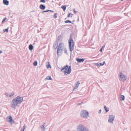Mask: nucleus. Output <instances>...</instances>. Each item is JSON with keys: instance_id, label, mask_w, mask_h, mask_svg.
<instances>
[{"instance_id": "f257e3e1", "label": "nucleus", "mask_w": 131, "mask_h": 131, "mask_svg": "<svg viewBox=\"0 0 131 131\" xmlns=\"http://www.w3.org/2000/svg\"><path fill=\"white\" fill-rule=\"evenodd\" d=\"M23 97L19 96L14 98L12 101L11 107L14 109L16 108L17 106L21 103L23 101Z\"/></svg>"}, {"instance_id": "f03ea898", "label": "nucleus", "mask_w": 131, "mask_h": 131, "mask_svg": "<svg viewBox=\"0 0 131 131\" xmlns=\"http://www.w3.org/2000/svg\"><path fill=\"white\" fill-rule=\"evenodd\" d=\"M68 65H66L61 69V71H63L64 74L65 75H66L67 73L69 74L71 72V66H70L68 68Z\"/></svg>"}, {"instance_id": "7ed1b4c3", "label": "nucleus", "mask_w": 131, "mask_h": 131, "mask_svg": "<svg viewBox=\"0 0 131 131\" xmlns=\"http://www.w3.org/2000/svg\"><path fill=\"white\" fill-rule=\"evenodd\" d=\"M77 130L79 131H89L88 129L84 125L82 124L78 125Z\"/></svg>"}, {"instance_id": "20e7f679", "label": "nucleus", "mask_w": 131, "mask_h": 131, "mask_svg": "<svg viewBox=\"0 0 131 131\" xmlns=\"http://www.w3.org/2000/svg\"><path fill=\"white\" fill-rule=\"evenodd\" d=\"M119 79L120 81L124 82L126 81L127 78V76L124 74L122 72H121L118 74Z\"/></svg>"}, {"instance_id": "39448f33", "label": "nucleus", "mask_w": 131, "mask_h": 131, "mask_svg": "<svg viewBox=\"0 0 131 131\" xmlns=\"http://www.w3.org/2000/svg\"><path fill=\"white\" fill-rule=\"evenodd\" d=\"M80 115L82 118H85L89 116L88 112L86 110H82L80 112Z\"/></svg>"}, {"instance_id": "423d86ee", "label": "nucleus", "mask_w": 131, "mask_h": 131, "mask_svg": "<svg viewBox=\"0 0 131 131\" xmlns=\"http://www.w3.org/2000/svg\"><path fill=\"white\" fill-rule=\"evenodd\" d=\"M69 43L70 48V51H72L74 48V43L73 40L72 38L70 39L69 40Z\"/></svg>"}, {"instance_id": "0eeeda50", "label": "nucleus", "mask_w": 131, "mask_h": 131, "mask_svg": "<svg viewBox=\"0 0 131 131\" xmlns=\"http://www.w3.org/2000/svg\"><path fill=\"white\" fill-rule=\"evenodd\" d=\"M63 45V44L62 43H59L57 50V54L58 55H60L61 54L62 51V48Z\"/></svg>"}, {"instance_id": "6e6552de", "label": "nucleus", "mask_w": 131, "mask_h": 131, "mask_svg": "<svg viewBox=\"0 0 131 131\" xmlns=\"http://www.w3.org/2000/svg\"><path fill=\"white\" fill-rule=\"evenodd\" d=\"M115 118V116L113 115H110L108 119V122L111 124H113V121Z\"/></svg>"}, {"instance_id": "1a4fd4ad", "label": "nucleus", "mask_w": 131, "mask_h": 131, "mask_svg": "<svg viewBox=\"0 0 131 131\" xmlns=\"http://www.w3.org/2000/svg\"><path fill=\"white\" fill-rule=\"evenodd\" d=\"M6 119L10 124H12V122H14V121L13 120L11 116H8Z\"/></svg>"}, {"instance_id": "9d476101", "label": "nucleus", "mask_w": 131, "mask_h": 131, "mask_svg": "<svg viewBox=\"0 0 131 131\" xmlns=\"http://www.w3.org/2000/svg\"><path fill=\"white\" fill-rule=\"evenodd\" d=\"M80 84V82L79 81H78L76 83H75V85L76 86L74 87L73 89V91L75 89H76L77 88Z\"/></svg>"}, {"instance_id": "9b49d317", "label": "nucleus", "mask_w": 131, "mask_h": 131, "mask_svg": "<svg viewBox=\"0 0 131 131\" xmlns=\"http://www.w3.org/2000/svg\"><path fill=\"white\" fill-rule=\"evenodd\" d=\"M105 64V61H104L103 63H95V64L97 66H103Z\"/></svg>"}, {"instance_id": "f8f14e48", "label": "nucleus", "mask_w": 131, "mask_h": 131, "mask_svg": "<svg viewBox=\"0 0 131 131\" xmlns=\"http://www.w3.org/2000/svg\"><path fill=\"white\" fill-rule=\"evenodd\" d=\"M76 60L79 62H83L84 61V59H83L77 58Z\"/></svg>"}, {"instance_id": "ddd939ff", "label": "nucleus", "mask_w": 131, "mask_h": 131, "mask_svg": "<svg viewBox=\"0 0 131 131\" xmlns=\"http://www.w3.org/2000/svg\"><path fill=\"white\" fill-rule=\"evenodd\" d=\"M3 3L5 5H8L9 4V1L7 0H3Z\"/></svg>"}, {"instance_id": "4468645a", "label": "nucleus", "mask_w": 131, "mask_h": 131, "mask_svg": "<svg viewBox=\"0 0 131 131\" xmlns=\"http://www.w3.org/2000/svg\"><path fill=\"white\" fill-rule=\"evenodd\" d=\"M40 8L42 10H43L46 8L45 6L41 4L40 6Z\"/></svg>"}, {"instance_id": "2eb2a0df", "label": "nucleus", "mask_w": 131, "mask_h": 131, "mask_svg": "<svg viewBox=\"0 0 131 131\" xmlns=\"http://www.w3.org/2000/svg\"><path fill=\"white\" fill-rule=\"evenodd\" d=\"M58 43H57V42L55 43L53 45V48L54 49H56L57 48V47L58 46L57 44Z\"/></svg>"}, {"instance_id": "dca6fc26", "label": "nucleus", "mask_w": 131, "mask_h": 131, "mask_svg": "<svg viewBox=\"0 0 131 131\" xmlns=\"http://www.w3.org/2000/svg\"><path fill=\"white\" fill-rule=\"evenodd\" d=\"M45 124H44L42 125L41 126V128L43 130H45Z\"/></svg>"}, {"instance_id": "f3484780", "label": "nucleus", "mask_w": 131, "mask_h": 131, "mask_svg": "<svg viewBox=\"0 0 131 131\" xmlns=\"http://www.w3.org/2000/svg\"><path fill=\"white\" fill-rule=\"evenodd\" d=\"M120 98L121 100L124 101L125 99V96L124 95H122L120 97Z\"/></svg>"}, {"instance_id": "a211bd4d", "label": "nucleus", "mask_w": 131, "mask_h": 131, "mask_svg": "<svg viewBox=\"0 0 131 131\" xmlns=\"http://www.w3.org/2000/svg\"><path fill=\"white\" fill-rule=\"evenodd\" d=\"M33 46L32 45L30 44L29 46V48L30 50H32L33 49Z\"/></svg>"}, {"instance_id": "6ab92c4d", "label": "nucleus", "mask_w": 131, "mask_h": 131, "mask_svg": "<svg viewBox=\"0 0 131 131\" xmlns=\"http://www.w3.org/2000/svg\"><path fill=\"white\" fill-rule=\"evenodd\" d=\"M46 79H47V80H52V79L51 78V76H47L46 77Z\"/></svg>"}, {"instance_id": "aec40b11", "label": "nucleus", "mask_w": 131, "mask_h": 131, "mask_svg": "<svg viewBox=\"0 0 131 131\" xmlns=\"http://www.w3.org/2000/svg\"><path fill=\"white\" fill-rule=\"evenodd\" d=\"M104 109L105 110L106 112H107L109 110V109L108 108H107L105 106H104Z\"/></svg>"}, {"instance_id": "412c9836", "label": "nucleus", "mask_w": 131, "mask_h": 131, "mask_svg": "<svg viewBox=\"0 0 131 131\" xmlns=\"http://www.w3.org/2000/svg\"><path fill=\"white\" fill-rule=\"evenodd\" d=\"M61 8L63 9L64 11H65L66 9V6L65 5L62 6H61Z\"/></svg>"}, {"instance_id": "4be33fe9", "label": "nucleus", "mask_w": 131, "mask_h": 131, "mask_svg": "<svg viewBox=\"0 0 131 131\" xmlns=\"http://www.w3.org/2000/svg\"><path fill=\"white\" fill-rule=\"evenodd\" d=\"M25 128H26V126H25V124L23 126V128L21 129V130H20L21 131H24L25 129Z\"/></svg>"}, {"instance_id": "5701e85b", "label": "nucleus", "mask_w": 131, "mask_h": 131, "mask_svg": "<svg viewBox=\"0 0 131 131\" xmlns=\"http://www.w3.org/2000/svg\"><path fill=\"white\" fill-rule=\"evenodd\" d=\"M37 61H35L33 63V65L35 66H37Z\"/></svg>"}, {"instance_id": "b1692460", "label": "nucleus", "mask_w": 131, "mask_h": 131, "mask_svg": "<svg viewBox=\"0 0 131 131\" xmlns=\"http://www.w3.org/2000/svg\"><path fill=\"white\" fill-rule=\"evenodd\" d=\"M14 92H12L10 94H9V97H11L12 96H13V95H14Z\"/></svg>"}, {"instance_id": "393cba45", "label": "nucleus", "mask_w": 131, "mask_h": 131, "mask_svg": "<svg viewBox=\"0 0 131 131\" xmlns=\"http://www.w3.org/2000/svg\"><path fill=\"white\" fill-rule=\"evenodd\" d=\"M57 13H55L53 16V17L55 18H56L57 17Z\"/></svg>"}, {"instance_id": "a878e982", "label": "nucleus", "mask_w": 131, "mask_h": 131, "mask_svg": "<svg viewBox=\"0 0 131 131\" xmlns=\"http://www.w3.org/2000/svg\"><path fill=\"white\" fill-rule=\"evenodd\" d=\"M49 11H50V12H53V11L52 10H46V11H43L42 12H48Z\"/></svg>"}, {"instance_id": "bb28decb", "label": "nucleus", "mask_w": 131, "mask_h": 131, "mask_svg": "<svg viewBox=\"0 0 131 131\" xmlns=\"http://www.w3.org/2000/svg\"><path fill=\"white\" fill-rule=\"evenodd\" d=\"M65 22L66 23H72L71 21H70V20H66V21H65Z\"/></svg>"}, {"instance_id": "cd10ccee", "label": "nucleus", "mask_w": 131, "mask_h": 131, "mask_svg": "<svg viewBox=\"0 0 131 131\" xmlns=\"http://www.w3.org/2000/svg\"><path fill=\"white\" fill-rule=\"evenodd\" d=\"M3 31L4 32H5L6 31L7 32L8 31V28H7L6 29H4L3 30Z\"/></svg>"}, {"instance_id": "c85d7f7f", "label": "nucleus", "mask_w": 131, "mask_h": 131, "mask_svg": "<svg viewBox=\"0 0 131 131\" xmlns=\"http://www.w3.org/2000/svg\"><path fill=\"white\" fill-rule=\"evenodd\" d=\"M47 66L48 68H51V66L49 63H48V64L47 65Z\"/></svg>"}, {"instance_id": "c756f323", "label": "nucleus", "mask_w": 131, "mask_h": 131, "mask_svg": "<svg viewBox=\"0 0 131 131\" xmlns=\"http://www.w3.org/2000/svg\"><path fill=\"white\" fill-rule=\"evenodd\" d=\"M72 15H73L71 13H69V15H68V17H69L70 16L71 17H72Z\"/></svg>"}, {"instance_id": "7c9ffc66", "label": "nucleus", "mask_w": 131, "mask_h": 131, "mask_svg": "<svg viewBox=\"0 0 131 131\" xmlns=\"http://www.w3.org/2000/svg\"><path fill=\"white\" fill-rule=\"evenodd\" d=\"M7 19L6 18H5L3 20H2V23H3V22H4Z\"/></svg>"}, {"instance_id": "2f4dec72", "label": "nucleus", "mask_w": 131, "mask_h": 131, "mask_svg": "<svg viewBox=\"0 0 131 131\" xmlns=\"http://www.w3.org/2000/svg\"><path fill=\"white\" fill-rule=\"evenodd\" d=\"M5 95L8 97H9V94H8L7 93H5Z\"/></svg>"}, {"instance_id": "473e14b6", "label": "nucleus", "mask_w": 131, "mask_h": 131, "mask_svg": "<svg viewBox=\"0 0 131 131\" xmlns=\"http://www.w3.org/2000/svg\"><path fill=\"white\" fill-rule=\"evenodd\" d=\"M40 2L45 3V0H41L40 1Z\"/></svg>"}, {"instance_id": "72a5a7b5", "label": "nucleus", "mask_w": 131, "mask_h": 131, "mask_svg": "<svg viewBox=\"0 0 131 131\" xmlns=\"http://www.w3.org/2000/svg\"><path fill=\"white\" fill-rule=\"evenodd\" d=\"M60 38H61V36H59L58 38V40H59Z\"/></svg>"}, {"instance_id": "f704fd0d", "label": "nucleus", "mask_w": 131, "mask_h": 131, "mask_svg": "<svg viewBox=\"0 0 131 131\" xmlns=\"http://www.w3.org/2000/svg\"><path fill=\"white\" fill-rule=\"evenodd\" d=\"M82 102H81V103H79V104H77V105H81L82 104Z\"/></svg>"}, {"instance_id": "c9c22d12", "label": "nucleus", "mask_w": 131, "mask_h": 131, "mask_svg": "<svg viewBox=\"0 0 131 131\" xmlns=\"http://www.w3.org/2000/svg\"><path fill=\"white\" fill-rule=\"evenodd\" d=\"M101 110H100L99 111V113L100 114L101 113Z\"/></svg>"}, {"instance_id": "e433bc0d", "label": "nucleus", "mask_w": 131, "mask_h": 131, "mask_svg": "<svg viewBox=\"0 0 131 131\" xmlns=\"http://www.w3.org/2000/svg\"><path fill=\"white\" fill-rule=\"evenodd\" d=\"M73 10H74V12L75 13H76V12H77V11H75V9H74Z\"/></svg>"}, {"instance_id": "4c0bfd02", "label": "nucleus", "mask_w": 131, "mask_h": 131, "mask_svg": "<svg viewBox=\"0 0 131 131\" xmlns=\"http://www.w3.org/2000/svg\"><path fill=\"white\" fill-rule=\"evenodd\" d=\"M104 47H105V46H103L101 48H102V49H103V48H104Z\"/></svg>"}, {"instance_id": "58836bf2", "label": "nucleus", "mask_w": 131, "mask_h": 131, "mask_svg": "<svg viewBox=\"0 0 131 131\" xmlns=\"http://www.w3.org/2000/svg\"><path fill=\"white\" fill-rule=\"evenodd\" d=\"M65 51H64L65 52V53H66L67 54V50L66 49H65Z\"/></svg>"}, {"instance_id": "ea45409f", "label": "nucleus", "mask_w": 131, "mask_h": 131, "mask_svg": "<svg viewBox=\"0 0 131 131\" xmlns=\"http://www.w3.org/2000/svg\"><path fill=\"white\" fill-rule=\"evenodd\" d=\"M102 48H101V49H100V51L101 52H102Z\"/></svg>"}, {"instance_id": "a19ab883", "label": "nucleus", "mask_w": 131, "mask_h": 131, "mask_svg": "<svg viewBox=\"0 0 131 131\" xmlns=\"http://www.w3.org/2000/svg\"><path fill=\"white\" fill-rule=\"evenodd\" d=\"M2 51L0 50V53H2Z\"/></svg>"}]
</instances>
